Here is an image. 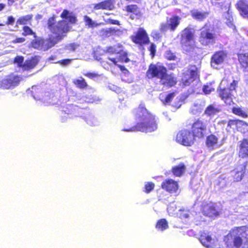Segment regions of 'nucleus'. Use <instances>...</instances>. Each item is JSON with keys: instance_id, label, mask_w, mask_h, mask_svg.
Wrapping results in <instances>:
<instances>
[{"instance_id": "1", "label": "nucleus", "mask_w": 248, "mask_h": 248, "mask_svg": "<svg viewBox=\"0 0 248 248\" xmlns=\"http://www.w3.org/2000/svg\"><path fill=\"white\" fill-rule=\"evenodd\" d=\"M60 17L62 19H67L68 21L60 20L57 22L56 16L53 15L48 18L47 26L50 32L54 35H49L45 40L44 39L33 40L31 43L32 47L43 51H46L52 48L67 36V33L71 29L70 24H76L78 21L77 16L66 9L62 11Z\"/></svg>"}, {"instance_id": "2", "label": "nucleus", "mask_w": 248, "mask_h": 248, "mask_svg": "<svg viewBox=\"0 0 248 248\" xmlns=\"http://www.w3.org/2000/svg\"><path fill=\"white\" fill-rule=\"evenodd\" d=\"M134 114L136 120L138 121L133 126L125 129L127 132L140 131L142 132H152L157 128L155 116L146 108L140 105L134 110Z\"/></svg>"}, {"instance_id": "3", "label": "nucleus", "mask_w": 248, "mask_h": 248, "mask_svg": "<svg viewBox=\"0 0 248 248\" xmlns=\"http://www.w3.org/2000/svg\"><path fill=\"white\" fill-rule=\"evenodd\" d=\"M248 248V227H234L224 236L219 248Z\"/></svg>"}, {"instance_id": "4", "label": "nucleus", "mask_w": 248, "mask_h": 248, "mask_svg": "<svg viewBox=\"0 0 248 248\" xmlns=\"http://www.w3.org/2000/svg\"><path fill=\"white\" fill-rule=\"evenodd\" d=\"M146 76L150 79L159 78L162 85L168 87H173L177 83L176 78L173 74H168L166 67L163 65L150 64L146 72Z\"/></svg>"}, {"instance_id": "5", "label": "nucleus", "mask_w": 248, "mask_h": 248, "mask_svg": "<svg viewBox=\"0 0 248 248\" xmlns=\"http://www.w3.org/2000/svg\"><path fill=\"white\" fill-rule=\"evenodd\" d=\"M224 82L225 84L228 85L229 81L225 78L222 79L221 83L217 90L218 96L227 106L233 105L234 104V99L235 98L233 92L235 93L237 92L236 88L238 87V81L233 79L227 87L223 86Z\"/></svg>"}, {"instance_id": "6", "label": "nucleus", "mask_w": 248, "mask_h": 248, "mask_svg": "<svg viewBox=\"0 0 248 248\" xmlns=\"http://www.w3.org/2000/svg\"><path fill=\"white\" fill-rule=\"evenodd\" d=\"M190 131L196 140H202L207 134V124L202 120L198 119L191 124Z\"/></svg>"}, {"instance_id": "7", "label": "nucleus", "mask_w": 248, "mask_h": 248, "mask_svg": "<svg viewBox=\"0 0 248 248\" xmlns=\"http://www.w3.org/2000/svg\"><path fill=\"white\" fill-rule=\"evenodd\" d=\"M195 32L193 29L190 27L185 28L181 35V44L182 46L189 49H193L195 47Z\"/></svg>"}, {"instance_id": "8", "label": "nucleus", "mask_w": 248, "mask_h": 248, "mask_svg": "<svg viewBox=\"0 0 248 248\" xmlns=\"http://www.w3.org/2000/svg\"><path fill=\"white\" fill-rule=\"evenodd\" d=\"M199 78V70L194 65H191L186 72L182 73L181 81L184 86H189Z\"/></svg>"}, {"instance_id": "9", "label": "nucleus", "mask_w": 248, "mask_h": 248, "mask_svg": "<svg viewBox=\"0 0 248 248\" xmlns=\"http://www.w3.org/2000/svg\"><path fill=\"white\" fill-rule=\"evenodd\" d=\"M176 140L183 145L190 146L194 143L196 139L190 130L184 129L177 134Z\"/></svg>"}, {"instance_id": "10", "label": "nucleus", "mask_w": 248, "mask_h": 248, "mask_svg": "<svg viewBox=\"0 0 248 248\" xmlns=\"http://www.w3.org/2000/svg\"><path fill=\"white\" fill-rule=\"evenodd\" d=\"M132 41L140 46L148 45L150 43V39L147 33L143 28H139L134 34L130 36Z\"/></svg>"}, {"instance_id": "11", "label": "nucleus", "mask_w": 248, "mask_h": 248, "mask_svg": "<svg viewBox=\"0 0 248 248\" xmlns=\"http://www.w3.org/2000/svg\"><path fill=\"white\" fill-rule=\"evenodd\" d=\"M181 18L176 15H173L167 19L166 23H162L159 27V30L162 32H166L168 31L174 32L180 23Z\"/></svg>"}, {"instance_id": "12", "label": "nucleus", "mask_w": 248, "mask_h": 248, "mask_svg": "<svg viewBox=\"0 0 248 248\" xmlns=\"http://www.w3.org/2000/svg\"><path fill=\"white\" fill-rule=\"evenodd\" d=\"M22 78L18 75L11 73L0 80V88L9 89L17 86Z\"/></svg>"}, {"instance_id": "13", "label": "nucleus", "mask_w": 248, "mask_h": 248, "mask_svg": "<svg viewBox=\"0 0 248 248\" xmlns=\"http://www.w3.org/2000/svg\"><path fill=\"white\" fill-rule=\"evenodd\" d=\"M216 35L209 28H202L199 36V42L202 46H209L215 43Z\"/></svg>"}, {"instance_id": "14", "label": "nucleus", "mask_w": 248, "mask_h": 248, "mask_svg": "<svg viewBox=\"0 0 248 248\" xmlns=\"http://www.w3.org/2000/svg\"><path fill=\"white\" fill-rule=\"evenodd\" d=\"M106 52L109 54H119L118 61L121 62H128L130 59L127 57V54L123 49L121 45L108 46L106 48Z\"/></svg>"}, {"instance_id": "15", "label": "nucleus", "mask_w": 248, "mask_h": 248, "mask_svg": "<svg viewBox=\"0 0 248 248\" xmlns=\"http://www.w3.org/2000/svg\"><path fill=\"white\" fill-rule=\"evenodd\" d=\"M201 212L207 217H217L220 215V212L216 208L215 203L212 202H203L201 204Z\"/></svg>"}, {"instance_id": "16", "label": "nucleus", "mask_w": 248, "mask_h": 248, "mask_svg": "<svg viewBox=\"0 0 248 248\" xmlns=\"http://www.w3.org/2000/svg\"><path fill=\"white\" fill-rule=\"evenodd\" d=\"M248 162L246 161L242 164H238L232 171V177L233 182H239L242 180L246 173Z\"/></svg>"}, {"instance_id": "17", "label": "nucleus", "mask_w": 248, "mask_h": 248, "mask_svg": "<svg viewBox=\"0 0 248 248\" xmlns=\"http://www.w3.org/2000/svg\"><path fill=\"white\" fill-rule=\"evenodd\" d=\"M237 56L241 68L244 71H248V45L242 46Z\"/></svg>"}, {"instance_id": "18", "label": "nucleus", "mask_w": 248, "mask_h": 248, "mask_svg": "<svg viewBox=\"0 0 248 248\" xmlns=\"http://www.w3.org/2000/svg\"><path fill=\"white\" fill-rule=\"evenodd\" d=\"M228 52L226 50H218L214 53L211 57L210 63L212 67L221 64L226 60Z\"/></svg>"}, {"instance_id": "19", "label": "nucleus", "mask_w": 248, "mask_h": 248, "mask_svg": "<svg viewBox=\"0 0 248 248\" xmlns=\"http://www.w3.org/2000/svg\"><path fill=\"white\" fill-rule=\"evenodd\" d=\"M161 186L162 189L170 193L176 192L179 188L178 182L172 179H167L164 180L161 183Z\"/></svg>"}, {"instance_id": "20", "label": "nucleus", "mask_w": 248, "mask_h": 248, "mask_svg": "<svg viewBox=\"0 0 248 248\" xmlns=\"http://www.w3.org/2000/svg\"><path fill=\"white\" fill-rule=\"evenodd\" d=\"M238 156L241 158H248V139H243L239 141Z\"/></svg>"}, {"instance_id": "21", "label": "nucleus", "mask_w": 248, "mask_h": 248, "mask_svg": "<svg viewBox=\"0 0 248 248\" xmlns=\"http://www.w3.org/2000/svg\"><path fill=\"white\" fill-rule=\"evenodd\" d=\"M125 11L128 13L132 14L130 18L132 20L135 18L139 19L142 15L140 8L136 4H130L126 6Z\"/></svg>"}, {"instance_id": "22", "label": "nucleus", "mask_w": 248, "mask_h": 248, "mask_svg": "<svg viewBox=\"0 0 248 248\" xmlns=\"http://www.w3.org/2000/svg\"><path fill=\"white\" fill-rule=\"evenodd\" d=\"M114 8V5L112 0H105L93 5V9L95 10H112Z\"/></svg>"}, {"instance_id": "23", "label": "nucleus", "mask_w": 248, "mask_h": 248, "mask_svg": "<svg viewBox=\"0 0 248 248\" xmlns=\"http://www.w3.org/2000/svg\"><path fill=\"white\" fill-rule=\"evenodd\" d=\"M236 6L241 16L248 18V3L245 0H239Z\"/></svg>"}, {"instance_id": "24", "label": "nucleus", "mask_w": 248, "mask_h": 248, "mask_svg": "<svg viewBox=\"0 0 248 248\" xmlns=\"http://www.w3.org/2000/svg\"><path fill=\"white\" fill-rule=\"evenodd\" d=\"M38 62L39 60L37 56L32 57L25 61L22 69L24 71L32 70L38 64Z\"/></svg>"}, {"instance_id": "25", "label": "nucleus", "mask_w": 248, "mask_h": 248, "mask_svg": "<svg viewBox=\"0 0 248 248\" xmlns=\"http://www.w3.org/2000/svg\"><path fill=\"white\" fill-rule=\"evenodd\" d=\"M199 240L205 247L211 248L213 246V239L210 235L205 232H202L200 235Z\"/></svg>"}, {"instance_id": "26", "label": "nucleus", "mask_w": 248, "mask_h": 248, "mask_svg": "<svg viewBox=\"0 0 248 248\" xmlns=\"http://www.w3.org/2000/svg\"><path fill=\"white\" fill-rule=\"evenodd\" d=\"M218 141V138L214 134H211L206 137L205 144L208 148L213 149L217 145Z\"/></svg>"}, {"instance_id": "27", "label": "nucleus", "mask_w": 248, "mask_h": 248, "mask_svg": "<svg viewBox=\"0 0 248 248\" xmlns=\"http://www.w3.org/2000/svg\"><path fill=\"white\" fill-rule=\"evenodd\" d=\"M240 120L239 119H230L227 122L226 130L229 132L234 133L237 131L238 127L239 124Z\"/></svg>"}, {"instance_id": "28", "label": "nucleus", "mask_w": 248, "mask_h": 248, "mask_svg": "<svg viewBox=\"0 0 248 248\" xmlns=\"http://www.w3.org/2000/svg\"><path fill=\"white\" fill-rule=\"evenodd\" d=\"M186 170V167L185 164L181 162L178 165L172 167L171 168V172L174 176L180 177L185 172Z\"/></svg>"}, {"instance_id": "29", "label": "nucleus", "mask_w": 248, "mask_h": 248, "mask_svg": "<svg viewBox=\"0 0 248 248\" xmlns=\"http://www.w3.org/2000/svg\"><path fill=\"white\" fill-rule=\"evenodd\" d=\"M220 111V109L219 108L216 107L214 105L210 104L205 109L204 114L207 116L212 117L219 112Z\"/></svg>"}, {"instance_id": "30", "label": "nucleus", "mask_w": 248, "mask_h": 248, "mask_svg": "<svg viewBox=\"0 0 248 248\" xmlns=\"http://www.w3.org/2000/svg\"><path fill=\"white\" fill-rule=\"evenodd\" d=\"M208 14V12H201L198 11L191 12V15L193 18L200 21L204 20Z\"/></svg>"}, {"instance_id": "31", "label": "nucleus", "mask_w": 248, "mask_h": 248, "mask_svg": "<svg viewBox=\"0 0 248 248\" xmlns=\"http://www.w3.org/2000/svg\"><path fill=\"white\" fill-rule=\"evenodd\" d=\"M175 95V93L174 92L169 93L166 96L161 93L159 94V98L163 104L167 105L171 102Z\"/></svg>"}, {"instance_id": "32", "label": "nucleus", "mask_w": 248, "mask_h": 248, "mask_svg": "<svg viewBox=\"0 0 248 248\" xmlns=\"http://www.w3.org/2000/svg\"><path fill=\"white\" fill-rule=\"evenodd\" d=\"M73 84L78 89H84L88 87V85L85 79L82 77L78 79H75L73 81Z\"/></svg>"}, {"instance_id": "33", "label": "nucleus", "mask_w": 248, "mask_h": 248, "mask_svg": "<svg viewBox=\"0 0 248 248\" xmlns=\"http://www.w3.org/2000/svg\"><path fill=\"white\" fill-rule=\"evenodd\" d=\"M32 18L33 15L32 14L22 16L17 20V23L19 25L31 24Z\"/></svg>"}, {"instance_id": "34", "label": "nucleus", "mask_w": 248, "mask_h": 248, "mask_svg": "<svg viewBox=\"0 0 248 248\" xmlns=\"http://www.w3.org/2000/svg\"><path fill=\"white\" fill-rule=\"evenodd\" d=\"M155 228L159 231H164L169 228L168 222L165 218L159 219L156 223Z\"/></svg>"}, {"instance_id": "35", "label": "nucleus", "mask_w": 248, "mask_h": 248, "mask_svg": "<svg viewBox=\"0 0 248 248\" xmlns=\"http://www.w3.org/2000/svg\"><path fill=\"white\" fill-rule=\"evenodd\" d=\"M232 112L233 114L244 118L248 117L247 112L239 107H233L232 108Z\"/></svg>"}, {"instance_id": "36", "label": "nucleus", "mask_w": 248, "mask_h": 248, "mask_svg": "<svg viewBox=\"0 0 248 248\" xmlns=\"http://www.w3.org/2000/svg\"><path fill=\"white\" fill-rule=\"evenodd\" d=\"M238 127L237 131L243 134L248 133V124L243 120L240 121Z\"/></svg>"}, {"instance_id": "37", "label": "nucleus", "mask_w": 248, "mask_h": 248, "mask_svg": "<svg viewBox=\"0 0 248 248\" xmlns=\"http://www.w3.org/2000/svg\"><path fill=\"white\" fill-rule=\"evenodd\" d=\"M84 21L85 23V25L88 28H93L99 26V24L94 22L92 19L88 16H84Z\"/></svg>"}, {"instance_id": "38", "label": "nucleus", "mask_w": 248, "mask_h": 248, "mask_svg": "<svg viewBox=\"0 0 248 248\" xmlns=\"http://www.w3.org/2000/svg\"><path fill=\"white\" fill-rule=\"evenodd\" d=\"M155 187V184L153 182H146L144 185L143 191L146 194H149L154 189Z\"/></svg>"}, {"instance_id": "39", "label": "nucleus", "mask_w": 248, "mask_h": 248, "mask_svg": "<svg viewBox=\"0 0 248 248\" xmlns=\"http://www.w3.org/2000/svg\"><path fill=\"white\" fill-rule=\"evenodd\" d=\"M164 57L169 61H175L177 58L175 53L170 50H168L165 52Z\"/></svg>"}, {"instance_id": "40", "label": "nucleus", "mask_w": 248, "mask_h": 248, "mask_svg": "<svg viewBox=\"0 0 248 248\" xmlns=\"http://www.w3.org/2000/svg\"><path fill=\"white\" fill-rule=\"evenodd\" d=\"M22 29L23 31L22 35L24 36L35 34V32L29 26H25L23 27Z\"/></svg>"}, {"instance_id": "41", "label": "nucleus", "mask_w": 248, "mask_h": 248, "mask_svg": "<svg viewBox=\"0 0 248 248\" xmlns=\"http://www.w3.org/2000/svg\"><path fill=\"white\" fill-rule=\"evenodd\" d=\"M24 57L22 56H16L15 58L14 62L17 64L18 67L23 68Z\"/></svg>"}, {"instance_id": "42", "label": "nucleus", "mask_w": 248, "mask_h": 248, "mask_svg": "<svg viewBox=\"0 0 248 248\" xmlns=\"http://www.w3.org/2000/svg\"><path fill=\"white\" fill-rule=\"evenodd\" d=\"M83 75L88 78L92 79L97 78L100 77V75L97 73L88 72L83 74Z\"/></svg>"}, {"instance_id": "43", "label": "nucleus", "mask_w": 248, "mask_h": 248, "mask_svg": "<svg viewBox=\"0 0 248 248\" xmlns=\"http://www.w3.org/2000/svg\"><path fill=\"white\" fill-rule=\"evenodd\" d=\"M72 62V60L70 59H63L62 60L54 62L55 63H59L62 66H66L69 65Z\"/></svg>"}, {"instance_id": "44", "label": "nucleus", "mask_w": 248, "mask_h": 248, "mask_svg": "<svg viewBox=\"0 0 248 248\" xmlns=\"http://www.w3.org/2000/svg\"><path fill=\"white\" fill-rule=\"evenodd\" d=\"M214 91V89L208 85H204L202 87V91L205 94L210 93Z\"/></svg>"}, {"instance_id": "45", "label": "nucleus", "mask_w": 248, "mask_h": 248, "mask_svg": "<svg viewBox=\"0 0 248 248\" xmlns=\"http://www.w3.org/2000/svg\"><path fill=\"white\" fill-rule=\"evenodd\" d=\"M156 48V46L154 43H152L151 44L150 47L148 48L150 52V55H151L152 58H154L155 55Z\"/></svg>"}, {"instance_id": "46", "label": "nucleus", "mask_w": 248, "mask_h": 248, "mask_svg": "<svg viewBox=\"0 0 248 248\" xmlns=\"http://www.w3.org/2000/svg\"><path fill=\"white\" fill-rule=\"evenodd\" d=\"M107 22L108 23H109L110 24H112V25H120V22L118 20L113 19L111 18L108 19Z\"/></svg>"}, {"instance_id": "47", "label": "nucleus", "mask_w": 248, "mask_h": 248, "mask_svg": "<svg viewBox=\"0 0 248 248\" xmlns=\"http://www.w3.org/2000/svg\"><path fill=\"white\" fill-rule=\"evenodd\" d=\"M117 66L119 68L121 71H122L124 74H129V71L126 68V67L124 65H117Z\"/></svg>"}, {"instance_id": "48", "label": "nucleus", "mask_w": 248, "mask_h": 248, "mask_svg": "<svg viewBox=\"0 0 248 248\" xmlns=\"http://www.w3.org/2000/svg\"><path fill=\"white\" fill-rule=\"evenodd\" d=\"M15 22V18L12 16H9L8 17V19L6 23V25H13Z\"/></svg>"}, {"instance_id": "49", "label": "nucleus", "mask_w": 248, "mask_h": 248, "mask_svg": "<svg viewBox=\"0 0 248 248\" xmlns=\"http://www.w3.org/2000/svg\"><path fill=\"white\" fill-rule=\"evenodd\" d=\"M226 24L227 25V26L228 27H229L230 28H232L233 30H235V28H236L235 26L234 25L233 22L231 20L228 19L227 20V21L226 22Z\"/></svg>"}, {"instance_id": "50", "label": "nucleus", "mask_w": 248, "mask_h": 248, "mask_svg": "<svg viewBox=\"0 0 248 248\" xmlns=\"http://www.w3.org/2000/svg\"><path fill=\"white\" fill-rule=\"evenodd\" d=\"M25 40H26L23 37H17V38H16L13 41V42L15 44L21 43H23V42H25Z\"/></svg>"}, {"instance_id": "51", "label": "nucleus", "mask_w": 248, "mask_h": 248, "mask_svg": "<svg viewBox=\"0 0 248 248\" xmlns=\"http://www.w3.org/2000/svg\"><path fill=\"white\" fill-rule=\"evenodd\" d=\"M168 68L170 70H173L177 67V64L175 63H170L167 64Z\"/></svg>"}, {"instance_id": "52", "label": "nucleus", "mask_w": 248, "mask_h": 248, "mask_svg": "<svg viewBox=\"0 0 248 248\" xmlns=\"http://www.w3.org/2000/svg\"><path fill=\"white\" fill-rule=\"evenodd\" d=\"M152 37L154 39L158 40L161 38V35L159 32L155 31L153 33Z\"/></svg>"}, {"instance_id": "53", "label": "nucleus", "mask_w": 248, "mask_h": 248, "mask_svg": "<svg viewBox=\"0 0 248 248\" xmlns=\"http://www.w3.org/2000/svg\"><path fill=\"white\" fill-rule=\"evenodd\" d=\"M118 30H115L113 28H109L106 31L107 33H109L110 34L115 33Z\"/></svg>"}, {"instance_id": "54", "label": "nucleus", "mask_w": 248, "mask_h": 248, "mask_svg": "<svg viewBox=\"0 0 248 248\" xmlns=\"http://www.w3.org/2000/svg\"><path fill=\"white\" fill-rule=\"evenodd\" d=\"M108 59L113 64H114L115 65H117V63L118 62H119L118 61V60H117V59L116 58H108Z\"/></svg>"}, {"instance_id": "55", "label": "nucleus", "mask_w": 248, "mask_h": 248, "mask_svg": "<svg viewBox=\"0 0 248 248\" xmlns=\"http://www.w3.org/2000/svg\"><path fill=\"white\" fill-rule=\"evenodd\" d=\"M189 215L187 214L186 213H181L180 214V217H185V218H187L188 217Z\"/></svg>"}, {"instance_id": "56", "label": "nucleus", "mask_w": 248, "mask_h": 248, "mask_svg": "<svg viewBox=\"0 0 248 248\" xmlns=\"http://www.w3.org/2000/svg\"><path fill=\"white\" fill-rule=\"evenodd\" d=\"M56 59V56L54 55L50 56L48 58V60L49 61H53Z\"/></svg>"}, {"instance_id": "57", "label": "nucleus", "mask_w": 248, "mask_h": 248, "mask_svg": "<svg viewBox=\"0 0 248 248\" xmlns=\"http://www.w3.org/2000/svg\"><path fill=\"white\" fill-rule=\"evenodd\" d=\"M5 7V4L4 3H0V11H2Z\"/></svg>"}, {"instance_id": "58", "label": "nucleus", "mask_w": 248, "mask_h": 248, "mask_svg": "<svg viewBox=\"0 0 248 248\" xmlns=\"http://www.w3.org/2000/svg\"><path fill=\"white\" fill-rule=\"evenodd\" d=\"M158 198H159V200H162V199H163V197H161V195H159V196H158Z\"/></svg>"}, {"instance_id": "59", "label": "nucleus", "mask_w": 248, "mask_h": 248, "mask_svg": "<svg viewBox=\"0 0 248 248\" xmlns=\"http://www.w3.org/2000/svg\"><path fill=\"white\" fill-rule=\"evenodd\" d=\"M4 25H5V24L2 23H0V26H4Z\"/></svg>"}]
</instances>
